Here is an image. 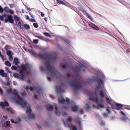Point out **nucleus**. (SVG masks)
I'll use <instances>...</instances> for the list:
<instances>
[{"label":"nucleus","instance_id":"40","mask_svg":"<svg viewBox=\"0 0 130 130\" xmlns=\"http://www.w3.org/2000/svg\"><path fill=\"white\" fill-rule=\"evenodd\" d=\"M18 25L20 27H21L22 25V22L19 21L18 22Z\"/></svg>","mask_w":130,"mask_h":130},{"label":"nucleus","instance_id":"11","mask_svg":"<svg viewBox=\"0 0 130 130\" xmlns=\"http://www.w3.org/2000/svg\"><path fill=\"white\" fill-rule=\"evenodd\" d=\"M8 103L6 101H5L4 102H0V106L3 108H5L6 106H8Z\"/></svg>","mask_w":130,"mask_h":130},{"label":"nucleus","instance_id":"29","mask_svg":"<svg viewBox=\"0 0 130 130\" xmlns=\"http://www.w3.org/2000/svg\"><path fill=\"white\" fill-rule=\"evenodd\" d=\"M106 99L107 101V103L108 104H110L111 101L107 97L106 98Z\"/></svg>","mask_w":130,"mask_h":130},{"label":"nucleus","instance_id":"53","mask_svg":"<svg viewBox=\"0 0 130 130\" xmlns=\"http://www.w3.org/2000/svg\"><path fill=\"white\" fill-rule=\"evenodd\" d=\"M5 69L7 71H9V68H8V67H5Z\"/></svg>","mask_w":130,"mask_h":130},{"label":"nucleus","instance_id":"63","mask_svg":"<svg viewBox=\"0 0 130 130\" xmlns=\"http://www.w3.org/2000/svg\"><path fill=\"white\" fill-rule=\"evenodd\" d=\"M41 69L42 70H43V68H42L41 67Z\"/></svg>","mask_w":130,"mask_h":130},{"label":"nucleus","instance_id":"49","mask_svg":"<svg viewBox=\"0 0 130 130\" xmlns=\"http://www.w3.org/2000/svg\"><path fill=\"white\" fill-rule=\"evenodd\" d=\"M110 107H108L106 109L107 111L108 112V113H110Z\"/></svg>","mask_w":130,"mask_h":130},{"label":"nucleus","instance_id":"16","mask_svg":"<svg viewBox=\"0 0 130 130\" xmlns=\"http://www.w3.org/2000/svg\"><path fill=\"white\" fill-rule=\"evenodd\" d=\"M99 95L102 98H103L105 96V92L104 91L102 90H100L99 91Z\"/></svg>","mask_w":130,"mask_h":130},{"label":"nucleus","instance_id":"23","mask_svg":"<svg viewBox=\"0 0 130 130\" xmlns=\"http://www.w3.org/2000/svg\"><path fill=\"white\" fill-rule=\"evenodd\" d=\"M56 89L57 90L58 92H61L62 90V87L60 86L56 87Z\"/></svg>","mask_w":130,"mask_h":130},{"label":"nucleus","instance_id":"59","mask_svg":"<svg viewBox=\"0 0 130 130\" xmlns=\"http://www.w3.org/2000/svg\"><path fill=\"white\" fill-rule=\"evenodd\" d=\"M121 113L123 115H125V114L124 113H123V112L122 111H121Z\"/></svg>","mask_w":130,"mask_h":130},{"label":"nucleus","instance_id":"36","mask_svg":"<svg viewBox=\"0 0 130 130\" xmlns=\"http://www.w3.org/2000/svg\"><path fill=\"white\" fill-rule=\"evenodd\" d=\"M103 81L102 80V79L100 78H99L98 80V83H102L103 82Z\"/></svg>","mask_w":130,"mask_h":130},{"label":"nucleus","instance_id":"50","mask_svg":"<svg viewBox=\"0 0 130 130\" xmlns=\"http://www.w3.org/2000/svg\"><path fill=\"white\" fill-rule=\"evenodd\" d=\"M63 115L64 117L67 116L68 114L66 112H64L63 113Z\"/></svg>","mask_w":130,"mask_h":130},{"label":"nucleus","instance_id":"17","mask_svg":"<svg viewBox=\"0 0 130 130\" xmlns=\"http://www.w3.org/2000/svg\"><path fill=\"white\" fill-rule=\"evenodd\" d=\"M40 91H38L37 90L35 92L34 94V98H35L36 99H38L37 96H38L40 95Z\"/></svg>","mask_w":130,"mask_h":130},{"label":"nucleus","instance_id":"47","mask_svg":"<svg viewBox=\"0 0 130 130\" xmlns=\"http://www.w3.org/2000/svg\"><path fill=\"white\" fill-rule=\"evenodd\" d=\"M9 5L11 8H12L14 6V5L13 4H9Z\"/></svg>","mask_w":130,"mask_h":130},{"label":"nucleus","instance_id":"48","mask_svg":"<svg viewBox=\"0 0 130 130\" xmlns=\"http://www.w3.org/2000/svg\"><path fill=\"white\" fill-rule=\"evenodd\" d=\"M3 92V91L2 89L0 87V94L2 95Z\"/></svg>","mask_w":130,"mask_h":130},{"label":"nucleus","instance_id":"37","mask_svg":"<svg viewBox=\"0 0 130 130\" xmlns=\"http://www.w3.org/2000/svg\"><path fill=\"white\" fill-rule=\"evenodd\" d=\"M58 3H59V4H62L64 5L65 3H64L63 1H60V0H58Z\"/></svg>","mask_w":130,"mask_h":130},{"label":"nucleus","instance_id":"20","mask_svg":"<svg viewBox=\"0 0 130 130\" xmlns=\"http://www.w3.org/2000/svg\"><path fill=\"white\" fill-rule=\"evenodd\" d=\"M26 89L27 90H30L31 91H33V90H34L35 89L36 90L35 87H33L28 86H27L26 87Z\"/></svg>","mask_w":130,"mask_h":130},{"label":"nucleus","instance_id":"45","mask_svg":"<svg viewBox=\"0 0 130 130\" xmlns=\"http://www.w3.org/2000/svg\"><path fill=\"white\" fill-rule=\"evenodd\" d=\"M12 91V89L11 88H9L7 90V93L11 92Z\"/></svg>","mask_w":130,"mask_h":130},{"label":"nucleus","instance_id":"44","mask_svg":"<svg viewBox=\"0 0 130 130\" xmlns=\"http://www.w3.org/2000/svg\"><path fill=\"white\" fill-rule=\"evenodd\" d=\"M35 44H37L38 42V40L37 39H35L33 40Z\"/></svg>","mask_w":130,"mask_h":130},{"label":"nucleus","instance_id":"4","mask_svg":"<svg viewBox=\"0 0 130 130\" xmlns=\"http://www.w3.org/2000/svg\"><path fill=\"white\" fill-rule=\"evenodd\" d=\"M86 93L89 96L90 100L93 101L95 100V102L97 104L98 108L100 109L104 108V106L103 103V101L102 99H101L100 100V102L102 103H101L100 101H99L96 95V97H95L93 94H92L88 91L86 92Z\"/></svg>","mask_w":130,"mask_h":130},{"label":"nucleus","instance_id":"30","mask_svg":"<svg viewBox=\"0 0 130 130\" xmlns=\"http://www.w3.org/2000/svg\"><path fill=\"white\" fill-rule=\"evenodd\" d=\"M89 80L91 83L94 82L95 81V79L94 78H91L89 79Z\"/></svg>","mask_w":130,"mask_h":130},{"label":"nucleus","instance_id":"39","mask_svg":"<svg viewBox=\"0 0 130 130\" xmlns=\"http://www.w3.org/2000/svg\"><path fill=\"white\" fill-rule=\"evenodd\" d=\"M11 69L13 70H15L17 69L16 67L15 66H12L11 67Z\"/></svg>","mask_w":130,"mask_h":130},{"label":"nucleus","instance_id":"35","mask_svg":"<svg viewBox=\"0 0 130 130\" xmlns=\"http://www.w3.org/2000/svg\"><path fill=\"white\" fill-rule=\"evenodd\" d=\"M93 28L96 30H99L98 27L95 25H94V26Z\"/></svg>","mask_w":130,"mask_h":130},{"label":"nucleus","instance_id":"31","mask_svg":"<svg viewBox=\"0 0 130 130\" xmlns=\"http://www.w3.org/2000/svg\"><path fill=\"white\" fill-rule=\"evenodd\" d=\"M10 122L9 121H7L5 123L7 127H9Z\"/></svg>","mask_w":130,"mask_h":130},{"label":"nucleus","instance_id":"38","mask_svg":"<svg viewBox=\"0 0 130 130\" xmlns=\"http://www.w3.org/2000/svg\"><path fill=\"white\" fill-rule=\"evenodd\" d=\"M68 120L69 122L71 121L72 119V118L70 116L68 117Z\"/></svg>","mask_w":130,"mask_h":130},{"label":"nucleus","instance_id":"8","mask_svg":"<svg viewBox=\"0 0 130 130\" xmlns=\"http://www.w3.org/2000/svg\"><path fill=\"white\" fill-rule=\"evenodd\" d=\"M116 106L114 105H112V107L113 109H116L117 110H119L122 108L121 107L123 106V105L120 104L116 103L115 104Z\"/></svg>","mask_w":130,"mask_h":130},{"label":"nucleus","instance_id":"10","mask_svg":"<svg viewBox=\"0 0 130 130\" xmlns=\"http://www.w3.org/2000/svg\"><path fill=\"white\" fill-rule=\"evenodd\" d=\"M82 12L85 15H86L88 18L91 21H93V19L89 15V14L87 13V12L84 10H82Z\"/></svg>","mask_w":130,"mask_h":130},{"label":"nucleus","instance_id":"52","mask_svg":"<svg viewBox=\"0 0 130 130\" xmlns=\"http://www.w3.org/2000/svg\"><path fill=\"white\" fill-rule=\"evenodd\" d=\"M37 37L38 38H40V39H43V37L42 36H37Z\"/></svg>","mask_w":130,"mask_h":130},{"label":"nucleus","instance_id":"46","mask_svg":"<svg viewBox=\"0 0 130 130\" xmlns=\"http://www.w3.org/2000/svg\"><path fill=\"white\" fill-rule=\"evenodd\" d=\"M33 25L36 28H37L38 26L37 24V23H34L33 24Z\"/></svg>","mask_w":130,"mask_h":130},{"label":"nucleus","instance_id":"33","mask_svg":"<svg viewBox=\"0 0 130 130\" xmlns=\"http://www.w3.org/2000/svg\"><path fill=\"white\" fill-rule=\"evenodd\" d=\"M24 27L26 29H28L30 28L29 26L27 25L26 24H25L24 25Z\"/></svg>","mask_w":130,"mask_h":130},{"label":"nucleus","instance_id":"15","mask_svg":"<svg viewBox=\"0 0 130 130\" xmlns=\"http://www.w3.org/2000/svg\"><path fill=\"white\" fill-rule=\"evenodd\" d=\"M0 75L3 77H7L6 73L3 70H0Z\"/></svg>","mask_w":130,"mask_h":130},{"label":"nucleus","instance_id":"3","mask_svg":"<svg viewBox=\"0 0 130 130\" xmlns=\"http://www.w3.org/2000/svg\"><path fill=\"white\" fill-rule=\"evenodd\" d=\"M46 61L45 64L47 70V77L49 81H51L53 78L56 77V75L54 72V67L51 66L49 61Z\"/></svg>","mask_w":130,"mask_h":130},{"label":"nucleus","instance_id":"28","mask_svg":"<svg viewBox=\"0 0 130 130\" xmlns=\"http://www.w3.org/2000/svg\"><path fill=\"white\" fill-rule=\"evenodd\" d=\"M4 10L6 13H8L9 9L7 7H5L4 9H3Z\"/></svg>","mask_w":130,"mask_h":130},{"label":"nucleus","instance_id":"42","mask_svg":"<svg viewBox=\"0 0 130 130\" xmlns=\"http://www.w3.org/2000/svg\"><path fill=\"white\" fill-rule=\"evenodd\" d=\"M44 34L45 36H51L50 35V34H49V33H47V32H44Z\"/></svg>","mask_w":130,"mask_h":130},{"label":"nucleus","instance_id":"32","mask_svg":"<svg viewBox=\"0 0 130 130\" xmlns=\"http://www.w3.org/2000/svg\"><path fill=\"white\" fill-rule=\"evenodd\" d=\"M95 24L92 23H90L89 24V25L90 26L92 27V28H93Z\"/></svg>","mask_w":130,"mask_h":130},{"label":"nucleus","instance_id":"43","mask_svg":"<svg viewBox=\"0 0 130 130\" xmlns=\"http://www.w3.org/2000/svg\"><path fill=\"white\" fill-rule=\"evenodd\" d=\"M4 11L3 9L2 8L1 6H0V13H2Z\"/></svg>","mask_w":130,"mask_h":130},{"label":"nucleus","instance_id":"57","mask_svg":"<svg viewBox=\"0 0 130 130\" xmlns=\"http://www.w3.org/2000/svg\"><path fill=\"white\" fill-rule=\"evenodd\" d=\"M84 112L83 110L82 109V114H83L84 113Z\"/></svg>","mask_w":130,"mask_h":130},{"label":"nucleus","instance_id":"21","mask_svg":"<svg viewBox=\"0 0 130 130\" xmlns=\"http://www.w3.org/2000/svg\"><path fill=\"white\" fill-rule=\"evenodd\" d=\"M76 122L78 125H80L81 124L80 119L77 117L75 119Z\"/></svg>","mask_w":130,"mask_h":130},{"label":"nucleus","instance_id":"6","mask_svg":"<svg viewBox=\"0 0 130 130\" xmlns=\"http://www.w3.org/2000/svg\"><path fill=\"white\" fill-rule=\"evenodd\" d=\"M0 20L1 21L4 20V22L6 23L9 22L10 23H13L14 22L12 17L10 15H7L4 14H3V16L0 15Z\"/></svg>","mask_w":130,"mask_h":130},{"label":"nucleus","instance_id":"54","mask_svg":"<svg viewBox=\"0 0 130 130\" xmlns=\"http://www.w3.org/2000/svg\"><path fill=\"white\" fill-rule=\"evenodd\" d=\"M37 127L39 128H41V126L40 125H38Z\"/></svg>","mask_w":130,"mask_h":130},{"label":"nucleus","instance_id":"34","mask_svg":"<svg viewBox=\"0 0 130 130\" xmlns=\"http://www.w3.org/2000/svg\"><path fill=\"white\" fill-rule=\"evenodd\" d=\"M86 109L87 110H88L90 108V106L88 104H87L86 105Z\"/></svg>","mask_w":130,"mask_h":130},{"label":"nucleus","instance_id":"27","mask_svg":"<svg viewBox=\"0 0 130 130\" xmlns=\"http://www.w3.org/2000/svg\"><path fill=\"white\" fill-rule=\"evenodd\" d=\"M14 18L15 21H20V18L16 15L14 16Z\"/></svg>","mask_w":130,"mask_h":130},{"label":"nucleus","instance_id":"56","mask_svg":"<svg viewBox=\"0 0 130 130\" xmlns=\"http://www.w3.org/2000/svg\"><path fill=\"white\" fill-rule=\"evenodd\" d=\"M25 16L27 17V19H29V17L27 15H26Z\"/></svg>","mask_w":130,"mask_h":130},{"label":"nucleus","instance_id":"22","mask_svg":"<svg viewBox=\"0 0 130 130\" xmlns=\"http://www.w3.org/2000/svg\"><path fill=\"white\" fill-rule=\"evenodd\" d=\"M96 88L95 89V91L96 92H97L98 91L99 89H101L102 88L101 86L100 85H98L96 86Z\"/></svg>","mask_w":130,"mask_h":130},{"label":"nucleus","instance_id":"58","mask_svg":"<svg viewBox=\"0 0 130 130\" xmlns=\"http://www.w3.org/2000/svg\"><path fill=\"white\" fill-rule=\"evenodd\" d=\"M41 16L43 17L44 16V14L42 13H41Z\"/></svg>","mask_w":130,"mask_h":130},{"label":"nucleus","instance_id":"25","mask_svg":"<svg viewBox=\"0 0 130 130\" xmlns=\"http://www.w3.org/2000/svg\"><path fill=\"white\" fill-rule=\"evenodd\" d=\"M5 64L6 65L9 67H10L11 66V64L8 61H5Z\"/></svg>","mask_w":130,"mask_h":130},{"label":"nucleus","instance_id":"62","mask_svg":"<svg viewBox=\"0 0 130 130\" xmlns=\"http://www.w3.org/2000/svg\"><path fill=\"white\" fill-rule=\"evenodd\" d=\"M62 66V68H64L65 66V65L64 64H63Z\"/></svg>","mask_w":130,"mask_h":130},{"label":"nucleus","instance_id":"51","mask_svg":"<svg viewBox=\"0 0 130 130\" xmlns=\"http://www.w3.org/2000/svg\"><path fill=\"white\" fill-rule=\"evenodd\" d=\"M10 120L11 121V122L13 123H15V121L14 122L13 120L12 119H10Z\"/></svg>","mask_w":130,"mask_h":130},{"label":"nucleus","instance_id":"2","mask_svg":"<svg viewBox=\"0 0 130 130\" xmlns=\"http://www.w3.org/2000/svg\"><path fill=\"white\" fill-rule=\"evenodd\" d=\"M59 103L62 104H65V107L68 108L67 107H71V108L72 111L74 112H76L78 110V107L77 106L75 105L72 102H69V99L68 98L66 99V101L62 96H60L58 99Z\"/></svg>","mask_w":130,"mask_h":130},{"label":"nucleus","instance_id":"41","mask_svg":"<svg viewBox=\"0 0 130 130\" xmlns=\"http://www.w3.org/2000/svg\"><path fill=\"white\" fill-rule=\"evenodd\" d=\"M8 12L11 14H12L14 13V12L11 10L10 9L9 10Z\"/></svg>","mask_w":130,"mask_h":130},{"label":"nucleus","instance_id":"60","mask_svg":"<svg viewBox=\"0 0 130 130\" xmlns=\"http://www.w3.org/2000/svg\"><path fill=\"white\" fill-rule=\"evenodd\" d=\"M3 117L4 118H7V116H3Z\"/></svg>","mask_w":130,"mask_h":130},{"label":"nucleus","instance_id":"1","mask_svg":"<svg viewBox=\"0 0 130 130\" xmlns=\"http://www.w3.org/2000/svg\"><path fill=\"white\" fill-rule=\"evenodd\" d=\"M13 91L14 93V94L17 96L20 101V102L18 101H16V103L20 105L22 107L26 109L27 116L25 117H24V118L25 119L28 118L29 119H33L35 117L34 115L32 112L30 108V104L27 103L26 101L23 100V97L26 96L27 95L26 92L24 90H23V93L21 94L22 96L21 97L19 95V92L17 90L14 89Z\"/></svg>","mask_w":130,"mask_h":130},{"label":"nucleus","instance_id":"19","mask_svg":"<svg viewBox=\"0 0 130 130\" xmlns=\"http://www.w3.org/2000/svg\"><path fill=\"white\" fill-rule=\"evenodd\" d=\"M47 107L48 110H53V107L52 105H51L48 104Z\"/></svg>","mask_w":130,"mask_h":130},{"label":"nucleus","instance_id":"61","mask_svg":"<svg viewBox=\"0 0 130 130\" xmlns=\"http://www.w3.org/2000/svg\"><path fill=\"white\" fill-rule=\"evenodd\" d=\"M50 97L51 98H53V97L52 95H50Z\"/></svg>","mask_w":130,"mask_h":130},{"label":"nucleus","instance_id":"64","mask_svg":"<svg viewBox=\"0 0 130 130\" xmlns=\"http://www.w3.org/2000/svg\"><path fill=\"white\" fill-rule=\"evenodd\" d=\"M7 46H6L5 47V48L6 50H7V49L6 48V47Z\"/></svg>","mask_w":130,"mask_h":130},{"label":"nucleus","instance_id":"7","mask_svg":"<svg viewBox=\"0 0 130 130\" xmlns=\"http://www.w3.org/2000/svg\"><path fill=\"white\" fill-rule=\"evenodd\" d=\"M64 123L66 127L69 128H71L73 130H77L76 127L75 126L71 124H69L67 121H64Z\"/></svg>","mask_w":130,"mask_h":130},{"label":"nucleus","instance_id":"55","mask_svg":"<svg viewBox=\"0 0 130 130\" xmlns=\"http://www.w3.org/2000/svg\"><path fill=\"white\" fill-rule=\"evenodd\" d=\"M30 21H32L33 22H35V20L34 19H30Z\"/></svg>","mask_w":130,"mask_h":130},{"label":"nucleus","instance_id":"13","mask_svg":"<svg viewBox=\"0 0 130 130\" xmlns=\"http://www.w3.org/2000/svg\"><path fill=\"white\" fill-rule=\"evenodd\" d=\"M71 86L74 87L75 89H77L80 88H81L80 84L79 83H78L76 84L73 83V84H71Z\"/></svg>","mask_w":130,"mask_h":130},{"label":"nucleus","instance_id":"9","mask_svg":"<svg viewBox=\"0 0 130 130\" xmlns=\"http://www.w3.org/2000/svg\"><path fill=\"white\" fill-rule=\"evenodd\" d=\"M6 54L9 57V59L10 61H11L12 60V55L13 53L12 52L9 50H7Z\"/></svg>","mask_w":130,"mask_h":130},{"label":"nucleus","instance_id":"14","mask_svg":"<svg viewBox=\"0 0 130 130\" xmlns=\"http://www.w3.org/2000/svg\"><path fill=\"white\" fill-rule=\"evenodd\" d=\"M20 61L17 58H15L14 59L13 63L16 65H18L20 63Z\"/></svg>","mask_w":130,"mask_h":130},{"label":"nucleus","instance_id":"12","mask_svg":"<svg viewBox=\"0 0 130 130\" xmlns=\"http://www.w3.org/2000/svg\"><path fill=\"white\" fill-rule=\"evenodd\" d=\"M22 117L21 116L16 117V118L15 123H16L17 124H20L22 121Z\"/></svg>","mask_w":130,"mask_h":130},{"label":"nucleus","instance_id":"18","mask_svg":"<svg viewBox=\"0 0 130 130\" xmlns=\"http://www.w3.org/2000/svg\"><path fill=\"white\" fill-rule=\"evenodd\" d=\"M82 71L85 72V70L87 69V67L86 65L83 64H82Z\"/></svg>","mask_w":130,"mask_h":130},{"label":"nucleus","instance_id":"24","mask_svg":"<svg viewBox=\"0 0 130 130\" xmlns=\"http://www.w3.org/2000/svg\"><path fill=\"white\" fill-rule=\"evenodd\" d=\"M55 111L57 115L58 116L60 115V112L58 110L56 107L55 108Z\"/></svg>","mask_w":130,"mask_h":130},{"label":"nucleus","instance_id":"26","mask_svg":"<svg viewBox=\"0 0 130 130\" xmlns=\"http://www.w3.org/2000/svg\"><path fill=\"white\" fill-rule=\"evenodd\" d=\"M6 110L9 112L10 113H12L13 112V110L12 109H11V108H7Z\"/></svg>","mask_w":130,"mask_h":130},{"label":"nucleus","instance_id":"5","mask_svg":"<svg viewBox=\"0 0 130 130\" xmlns=\"http://www.w3.org/2000/svg\"><path fill=\"white\" fill-rule=\"evenodd\" d=\"M21 69H22L20 70L19 74L16 73L14 74L13 76L14 78H20L21 80H25L26 78V73L28 74L27 72V69H26L24 65L22 66Z\"/></svg>","mask_w":130,"mask_h":130}]
</instances>
